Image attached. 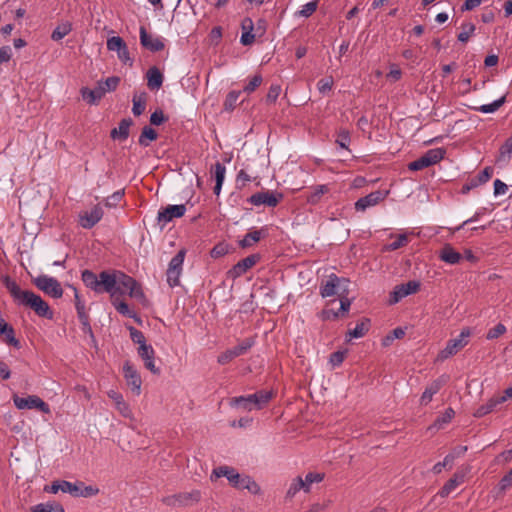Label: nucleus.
Listing matches in <instances>:
<instances>
[{
  "label": "nucleus",
  "mask_w": 512,
  "mask_h": 512,
  "mask_svg": "<svg viewBox=\"0 0 512 512\" xmlns=\"http://www.w3.org/2000/svg\"><path fill=\"white\" fill-rule=\"evenodd\" d=\"M439 259L447 264L455 265L460 262L462 256L450 244H445L439 252Z\"/></svg>",
  "instance_id": "22"
},
{
  "label": "nucleus",
  "mask_w": 512,
  "mask_h": 512,
  "mask_svg": "<svg viewBox=\"0 0 512 512\" xmlns=\"http://www.w3.org/2000/svg\"><path fill=\"white\" fill-rule=\"evenodd\" d=\"M262 76L261 75H255L251 78V80L245 85L243 91L247 94L252 93L255 91L262 83Z\"/></svg>",
  "instance_id": "56"
},
{
  "label": "nucleus",
  "mask_w": 512,
  "mask_h": 512,
  "mask_svg": "<svg viewBox=\"0 0 512 512\" xmlns=\"http://www.w3.org/2000/svg\"><path fill=\"white\" fill-rule=\"evenodd\" d=\"M81 279L85 286L95 293L106 292L114 297V294L124 292L121 290L122 287L128 290V295L131 298L137 299L140 302L146 300L140 283L120 270L102 271L97 275L93 271L86 269L82 271Z\"/></svg>",
  "instance_id": "1"
},
{
  "label": "nucleus",
  "mask_w": 512,
  "mask_h": 512,
  "mask_svg": "<svg viewBox=\"0 0 512 512\" xmlns=\"http://www.w3.org/2000/svg\"><path fill=\"white\" fill-rule=\"evenodd\" d=\"M443 384L444 381L442 379H437L433 381L428 387H426L420 398L421 404L427 405L428 403H430L433 396L439 392Z\"/></svg>",
  "instance_id": "25"
},
{
  "label": "nucleus",
  "mask_w": 512,
  "mask_h": 512,
  "mask_svg": "<svg viewBox=\"0 0 512 512\" xmlns=\"http://www.w3.org/2000/svg\"><path fill=\"white\" fill-rule=\"evenodd\" d=\"M280 92L281 87L279 85H271L266 96V101L269 103H274L279 97Z\"/></svg>",
  "instance_id": "63"
},
{
  "label": "nucleus",
  "mask_w": 512,
  "mask_h": 512,
  "mask_svg": "<svg viewBox=\"0 0 512 512\" xmlns=\"http://www.w3.org/2000/svg\"><path fill=\"white\" fill-rule=\"evenodd\" d=\"M419 281H408L407 283L397 285L390 296V303L395 304L399 302L402 298L416 293L420 289Z\"/></svg>",
  "instance_id": "13"
},
{
  "label": "nucleus",
  "mask_w": 512,
  "mask_h": 512,
  "mask_svg": "<svg viewBox=\"0 0 512 512\" xmlns=\"http://www.w3.org/2000/svg\"><path fill=\"white\" fill-rule=\"evenodd\" d=\"M505 332H506V327L502 323H498L496 326H494L487 332L486 338L488 340H493V339L500 337Z\"/></svg>",
  "instance_id": "57"
},
{
  "label": "nucleus",
  "mask_w": 512,
  "mask_h": 512,
  "mask_svg": "<svg viewBox=\"0 0 512 512\" xmlns=\"http://www.w3.org/2000/svg\"><path fill=\"white\" fill-rule=\"evenodd\" d=\"M512 153V138H508L499 149V160H509Z\"/></svg>",
  "instance_id": "46"
},
{
  "label": "nucleus",
  "mask_w": 512,
  "mask_h": 512,
  "mask_svg": "<svg viewBox=\"0 0 512 512\" xmlns=\"http://www.w3.org/2000/svg\"><path fill=\"white\" fill-rule=\"evenodd\" d=\"M185 255L186 251L184 249L179 250L168 264L166 276L167 283L171 288L176 287L180 284V276L183 271Z\"/></svg>",
  "instance_id": "6"
},
{
  "label": "nucleus",
  "mask_w": 512,
  "mask_h": 512,
  "mask_svg": "<svg viewBox=\"0 0 512 512\" xmlns=\"http://www.w3.org/2000/svg\"><path fill=\"white\" fill-rule=\"evenodd\" d=\"M13 403L19 410L37 409L45 414L50 413L49 405L36 395H29L27 397H19L14 395Z\"/></svg>",
  "instance_id": "9"
},
{
  "label": "nucleus",
  "mask_w": 512,
  "mask_h": 512,
  "mask_svg": "<svg viewBox=\"0 0 512 512\" xmlns=\"http://www.w3.org/2000/svg\"><path fill=\"white\" fill-rule=\"evenodd\" d=\"M121 290H123L124 292L123 293L118 292L117 294H114V297L110 296L114 308L117 310L118 313H120L124 316H127L129 318H133L136 321L140 322V319L137 317L136 313L130 310L127 303L119 300L120 295H123L125 292L128 293L127 289H124L121 287Z\"/></svg>",
  "instance_id": "20"
},
{
  "label": "nucleus",
  "mask_w": 512,
  "mask_h": 512,
  "mask_svg": "<svg viewBox=\"0 0 512 512\" xmlns=\"http://www.w3.org/2000/svg\"><path fill=\"white\" fill-rule=\"evenodd\" d=\"M340 297V309L338 312H335L333 310H325L323 312L324 314V318L325 319H336L340 316V313H345V312H348L349 308H350V305H351V301L346 297V294H343L342 296H339Z\"/></svg>",
  "instance_id": "28"
},
{
  "label": "nucleus",
  "mask_w": 512,
  "mask_h": 512,
  "mask_svg": "<svg viewBox=\"0 0 512 512\" xmlns=\"http://www.w3.org/2000/svg\"><path fill=\"white\" fill-rule=\"evenodd\" d=\"M350 133L346 129H342L337 134L336 143L343 149H347L350 143Z\"/></svg>",
  "instance_id": "52"
},
{
  "label": "nucleus",
  "mask_w": 512,
  "mask_h": 512,
  "mask_svg": "<svg viewBox=\"0 0 512 512\" xmlns=\"http://www.w3.org/2000/svg\"><path fill=\"white\" fill-rule=\"evenodd\" d=\"M328 192H329L328 185H316V186L312 187V192L308 196V202L315 204L321 199V197L324 194H326Z\"/></svg>",
  "instance_id": "38"
},
{
  "label": "nucleus",
  "mask_w": 512,
  "mask_h": 512,
  "mask_svg": "<svg viewBox=\"0 0 512 512\" xmlns=\"http://www.w3.org/2000/svg\"><path fill=\"white\" fill-rule=\"evenodd\" d=\"M119 82H120L119 77L112 76V77L107 78L104 82H100L98 85L100 88H102L104 90V95H105L106 92L114 91L117 88Z\"/></svg>",
  "instance_id": "43"
},
{
  "label": "nucleus",
  "mask_w": 512,
  "mask_h": 512,
  "mask_svg": "<svg viewBox=\"0 0 512 512\" xmlns=\"http://www.w3.org/2000/svg\"><path fill=\"white\" fill-rule=\"evenodd\" d=\"M133 107L132 112L135 116H140L146 108V94L141 93L133 96Z\"/></svg>",
  "instance_id": "33"
},
{
  "label": "nucleus",
  "mask_w": 512,
  "mask_h": 512,
  "mask_svg": "<svg viewBox=\"0 0 512 512\" xmlns=\"http://www.w3.org/2000/svg\"><path fill=\"white\" fill-rule=\"evenodd\" d=\"M74 298H75V308L77 311V316L79 320H85L86 317H89L86 312L85 303L81 300L79 293L76 289H74Z\"/></svg>",
  "instance_id": "41"
},
{
  "label": "nucleus",
  "mask_w": 512,
  "mask_h": 512,
  "mask_svg": "<svg viewBox=\"0 0 512 512\" xmlns=\"http://www.w3.org/2000/svg\"><path fill=\"white\" fill-rule=\"evenodd\" d=\"M125 45H126L125 41L119 36H113V37L108 38V40H107V49L109 51L117 52L121 48H125Z\"/></svg>",
  "instance_id": "44"
},
{
  "label": "nucleus",
  "mask_w": 512,
  "mask_h": 512,
  "mask_svg": "<svg viewBox=\"0 0 512 512\" xmlns=\"http://www.w3.org/2000/svg\"><path fill=\"white\" fill-rule=\"evenodd\" d=\"M163 84V75L157 67H151L147 72V85L151 90L159 89Z\"/></svg>",
  "instance_id": "26"
},
{
  "label": "nucleus",
  "mask_w": 512,
  "mask_h": 512,
  "mask_svg": "<svg viewBox=\"0 0 512 512\" xmlns=\"http://www.w3.org/2000/svg\"><path fill=\"white\" fill-rule=\"evenodd\" d=\"M226 477L229 483L236 489L248 490L252 494H259L260 486L248 475L239 474L230 466H219L212 471L211 480Z\"/></svg>",
  "instance_id": "3"
},
{
  "label": "nucleus",
  "mask_w": 512,
  "mask_h": 512,
  "mask_svg": "<svg viewBox=\"0 0 512 512\" xmlns=\"http://www.w3.org/2000/svg\"><path fill=\"white\" fill-rule=\"evenodd\" d=\"M80 92L82 98L89 104H97L104 96V90L100 88L99 85L93 90L83 87Z\"/></svg>",
  "instance_id": "27"
},
{
  "label": "nucleus",
  "mask_w": 512,
  "mask_h": 512,
  "mask_svg": "<svg viewBox=\"0 0 512 512\" xmlns=\"http://www.w3.org/2000/svg\"><path fill=\"white\" fill-rule=\"evenodd\" d=\"M72 30L70 22H64L59 24L52 32L51 38L54 41H59L68 35Z\"/></svg>",
  "instance_id": "34"
},
{
  "label": "nucleus",
  "mask_w": 512,
  "mask_h": 512,
  "mask_svg": "<svg viewBox=\"0 0 512 512\" xmlns=\"http://www.w3.org/2000/svg\"><path fill=\"white\" fill-rule=\"evenodd\" d=\"M123 375L128 386L131 387L132 391L136 395H139L141 392L142 380L138 371L129 361L125 362L123 365Z\"/></svg>",
  "instance_id": "14"
},
{
  "label": "nucleus",
  "mask_w": 512,
  "mask_h": 512,
  "mask_svg": "<svg viewBox=\"0 0 512 512\" xmlns=\"http://www.w3.org/2000/svg\"><path fill=\"white\" fill-rule=\"evenodd\" d=\"M469 336L470 330L468 328L463 329L457 338L451 339L447 342L446 347L440 352V357L442 359H447L455 355L468 344Z\"/></svg>",
  "instance_id": "11"
},
{
  "label": "nucleus",
  "mask_w": 512,
  "mask_h": 512,
  "mask_svg": "<svg viewBox=\"0 0 512 512\" xmlns=\"http://www.w3.org/2000/svg\"><path fill=\"white\" fill-rule=\"evenodd\" d=\"M123 196V190L116 191L111 196L106 198L105 205L107 207H115L122 200Z\"/></svg>",
  "instance_id": "59"
},
{
  "label": "nucleus",
  "mask_w": 512,
  "mask_h": 512,
  "mask_svg": "<svg viewBox=\"0 0 512 512\" xmlns=\"http://www.w3.org/2000/svg\"><path fill=\"white\" fill-rule=\"evenodd\" d=\"M493 169L491 167H486L484 170H482L480 173H478L477 176L473 177V179L476 181V183L480 186L492 177Z\"/></svg>",
  "instance_id": "55"
},
{
  "label": "nucleus",
  "mask_w": 512,
  "mask_h": 512,
  "mask_svg": "<svg viewBox=\"0 0 512 512\" xmlns=\"http://www.w3.org/2000/svg\"><path fill=\"white\" fill-rule=\"evenodd\" d=\"M1 281L18 305L31 308L40 317L47 319L53 317L49 305L39 295L32 291L22 290L16 281L12 280L8 275L2 276Z\"/></svg>",
  "instance_id": "2"
},
{
  "label": "nucleus",
  "mask_w": 512,
  "mask_h": 512,
  "mask_svg": "<svg viewBox=\"0 0 512 512\" xmlns=\"http://www.w3.org/2000/svg\"><path fill=\"white\" fill-rule=\"evenodd\" d=\"M385 198V195L381 191H374L370 194L359 198L355 203V209L357 211H365L367 208L377 205L380 201Z\"/></svg>",
  "instance_id": "19"
},
{
  "label": "nucleus",
  "mask_w": 512,
  "mask_h": 512,
  "mask_svg": "<svg viewBox=\"0 0 512 512\" xmlns=\"http://www.w3.org/2000/svg\"><path fill=\"white\" fill-rule=\"evenodd\" d=\"M445 155L446 149L444 148L430 149L424 154L431 166L439 163L442 159H444Z\"/></svg>",
  "instance_id": "32"
},
{
  "label": "nucleus",
  "mask_w": 512,
  "mask_h": 512,
  "mask_svg": "<svg viewBox=\"0 0 512 512\" xmlns=\"http://www.w3.org/2000/svg\"><path fill=\"white\" fill-rule=\"evenodd\" d=\"M273 397L271 391L260 390L254 394L234 397L231 399L230 404L234 407L242 408L251 411L253 408L262 409Z\"/></svg>",
  "instance_id": "4"
},
{
  "label": "nucleus",
  "mask_w": 512,
  "mask_h": 512,
  "mask_svg": "<svg viewBox=\"0 0 512 512\" xmlns=\"http://www.w3.org/2000/svg\"><path fill=\"white\" fill-rule=\"evenodd\" d=\"M508 190V186L503 182L501 181L500 179H496L494 181V195L495 196H499V195H504Z\"/></svg>",
  "instance_id": "64"
},
{
  "label": "nucleus",
  "mask_w": 512,
  "mask_h": 512,
  "mask_svg": "<svg viewBox=\"0 0 512 512\" xmlns=\"http://www.w3.org/2000/svg\"><path fill=\"white\" fill-rule=\"evenodd\" d=\"M317 7V1H311L303 5L302 8L296 14L298 16L308 18L316 11Z\"/></svg>",
  "instance_id": "48"
},
{
  "label": "nucleus",
  "mask_w": 512,
  "mask_h": 512,
  "mask_svg": "<svg viewBox=\"0 0 512 512\" xmlns=\"http://www.w3.org/2000/svg\"><path fill=\"white\" fill-rule=\"evenodd\" d=\"M138 355L143 360L144 366L153 374H159L160 369L155 365V351L149 344L138 347Z\"/></svg>",
  "instance_id": "18"
},
{
  "label": "nucleus",
  "mask_w": 512,
  "mask_h": 512,
  "mask_svg": "<svg viewBox=\"0 0 512 512\" xmlns=\"http://www.w3.org/2000/svg\"><path fill=\"white\" fill-rule=\"evenodd\" d=\"M283 194L276 191H261L251 195L248 202L254 206L265 205L267 207H276L282 200Z\"/></svg>",
  "instance_id": "10"
},
{
  "label": "nucleus",
  "mask_w": 512,
  "mask_h": 512,
  "mask_svg": "<svg viewBox=\"0 0 512 512\" xmlns=\"http://www.w3.org/2000/svg\"><path fill=\"white\" fill-rule=\"evenodd\" d=\"M344 359H345V352L344 351H336L330 355L329 363L331 364V366L333 368L338 367L343 363Z\"/></svg>",
  "instance_id": "60"
},
{
  "label": "nucleus",
  "mask_w": 512,
  "mask_h": 512,
  "mask_svg": "<svg viewBox=\"0 0 512 512\" xmlns=\"http://www.w3.org/2000/svg\"><path fill=\"white\" fill-rule=\"evenodd\" d=\"M409 242V239H408V236L407 234L403 233V234H399L395 241L385 245L384 247V250L385 251H395L401 247H404L408 244Z\"/></svg>",
  "instance_id": "40"
},
{
  "label": "nucleus",
  "mask_w": 512,
  "mask_h": 512,
  "mask_svg": "<svg viewBox=\"0 0 512 512\" xmlns=\"http://www.w3.org/2000/svg\"><path fill=\"white\" fill-rule=\"evenodd\" d=\"M324 478V475L323 474H320V473H308L306 476H305V479H303V482H304V485H305V492H309L310 491V486L311 484L313 483H319L323 480Z\"/></svg>",
  "instance_id": "47"
},
{
  "label": "nucleus",
  "mask_w": 512,
  "mask_h": 512,
  "mask_svg": "<svg viewBox=\"0 0 512 512\" xmlns=\"http://www.w3.org/2000/svg\"><path fill=\"white\" fill-rule=\"evenodd\" d=\"M453 459H452V456H449V454H447L443 461L441 462H437L433 468H432V471L434 474H440L442 472V470L444 468H448V469H451L452 466H453Z\"/></svg>",
  "instance_id": "45"
},
{
  "label": "nucleus",
  "mask_w": 512,
  "mask_h": 512,
  "mask_svg": "<svg viewBox=\"0 0 512 512\" xmlns=\"http://www.w3.org/2000/svg\"><path fill=\"white\" fill-rule=\"evenodd\" d=\"M259 260V256L256 254L247 256L246 258L238 261L229 271L228 277L236 279L245 274L250 268H252Z\"/></svg>",
  "instance_id": "16"
},
{
  "label": "nucleus",
  "mask_w": 512,
  "mask_h": 512,
  "mask_svg": "<svg viewBox=\"0 0 512 512\" xmlns=\"http://www.w3.org/2000/svg\"><path fill=\"white\" fill-rule=\"evenodd\" d=\"M301 489L305 491L303 479L301 477H296L290 484V487L287 491V496L294 497L296 493L299 492Z\"/></svg>",
  "instance_id": "50"
},
{
  "label": "nucleus",
  "mask_w": 512,
  "mask_h": 512,
  "mask_svg": "<svg viewBox=\"0 0 512 512\" xmlns=\"http://www.w3.org/2000/svg\"><path fill=\"white\" fill-rule=\"evenodd\" d=\"M333 85H334V80L331 76L322 78L317 82L318 91L322 95L329 93L332 90Z\"/></svg>",
  "instance_id": "42"
},
{
  "label": "nucleus",
  "mask_w": 512,
  "mask_h": 512,
  "mask_svg": "<svg viewBox=\"0 0 512 512\" xmlns=\"http://www.w3.org/2000/svg\"><path fill=\"white\" fill-rule=\"evenodd\" d=\"M255 344V338L249 337L242 340L238 345L229 348L218 356V363L225 365L233 359L246 354Z\"/></svg>",
  "instance_id": "8"
},
{
  "label": "nucleus",
  "mask_w": 512,
  "mask_h": 512,
  "mask_svg": "<svg viewBox=\"0 0 512 512\" xmlns=\"http://www.w3.org/2000/svg\"><path fill=\"white\" fill-rule=\"evenodd\" d=\"M455 412L452 408H447L445 412L437 417V419L434 421L432 427L436 429L443 428L446 424H448L452 418L454 417Z\"/></svg>",
  "instance_id": "37"
},
{
  "label": "nucleus",
  "mask_w": 512,
  "mask_h": 512,
  "mask_svg": "<svg viewBox=\"0 0 512 512\" xmlns=\"http://www.w3.org/2000/svg\"><path fill=\"white\" fill-rule=\"evenodd\" d=\"M463 482V476L455 474L453 478L448 480L445 485L441 488L439 494L441 497L448 496L457 486Z\"/></svg>",
  "instance_id": "31"
},
{
  "label": "nucleus",
  "mask_w": 512,
  "mask_h": 512,
  "mask_svg": "<svg viewBox=\"0 0 512 512\" xmlns=\"http://www.w3.org/2000/svg\"><path fill=\"white\" fill-rule=\"evenodd\" d=\"M133 121L131 118H124L120 121L117 128H113L110 132V137L113 140H126L129 137L130 127L132 126Z\"/></svg>",
  "instance_id": "21"
},
{
  "label": "nucleus",
  "mask_w": 512,
  "mask_h": 512,
  "mask_svg": "<svg viewBox=\"0 0 512 512\" xmlns=\"http://www.w3.org/2000/svg\"><path fill=\"white\" fill-rule=\"evenodd\" d=\"M103 209L96 205L90 211H86L79 216V223L85 229L94 227L103 217Z\"/></svg>",
  "instance_id": "17"
},
{
  "label": "nucleus",
  "mask_w": 512,
  "mask_h": 512,
  "mask_svg": "<svg viewBox=\"0 0 512 512\" xmlns=\"http://www.w3.org/2000/svg\"><path fill=\"white\" fill-rule=\"evenodd\" d=\"M201 498V493L199 490H193L191 492L179 493L174 496V503H177L180 506H191L194 503H197Z\"/></svg>",
  "instance_id": "23"
},
{
  "label": "nucleus",
  "mask_w": 512,
  "mask_h": 512,
  "mask_svg": "<svg viewBox=\"0 0 512 512\" xmlns=\"http://www.w3.org/2000/svg\"><path fill=\"white\" fill-rule=\"evenodd\" d=\"M225 173H226L225 166L222 163L217 162L214 165V174H215L216 183H222L223 184L224 179H225Z\"/></svg>",
  "instance_id": "62"
},
{
  "label": "nucleus",
  "mask_w": 512,
  "mask_h": 512,
  "mask_svg": "<svg viewBox=\"0 0 512 512\" xmlns=\"http://www.w3.org/2000/svg\"><path fill=\"white\" fill-rule=\"evenodd\" d=\"M264 230H254L251 232H248L242 240L239 241V245L242 248L251 247L253 244L257 243L263 234Z\"/></svg>",
  "instance_id": "30"
},
{
  "label": "nucleus",
  "mask_w": 512,
  "mask_h": 512,
  "mask_svg": "<svg viewBox=\"0 0 512 512\" xmlns=\"http://www.w3.org/2000/svg\"><path fill=\"white\" fill-rule=\"evenodd\" d=\"M430 163L426 159L424 155H422L420 158L416 159L415 161H412L408 164V169L411 171H419L424 168L430 167Z\"/></svg>",
  "instance_id": "51"
},
{
  "label": "nucleus",
  "mask_w": 512,
  "mask_h": 512,
  "mask_svg": "<svg viewBox=\"0 0 512 512\" xmlns=\"http://www.w3.org/2000/svg\"><path fill=\"white\" fill-rule=\"evenodd\" d=\"M79 487L80 483H71L66 480H62V492L69 493L73 496L79 497Z\"/></svg>",
  "instance_id": "54"
},
{
  "label": "nucleus",
  "mask_w": 512,
  "mask_h": 512,
  "mask_svg": "<svg viewBox=\"0 0 512 512\" xmlns=\"http://www.w3.org/2000/svg\"><path fill=\"white\" fill-rule=\"evenodd\" d=\"M349 280L340 278L335 274L329 276L328 280L320 287V294L322 297H331L334 295L342 296L348 293Z\"/></svg>",
  "instance_id": "5"
},
{
  "label": "nucleus",
  "mask_w": 512,
  "mask_h": 512,
  "mask_svg": "<svg viewBox=\"0 0 512 512\" xmlns=\"http://www.w3.org/2000/svg\"><path fill=\"white\" fill-rule=\"evenodd\" d=\"M505 103V96L493 101L490 104H484L479 107H475L474 109L481 113H494L496 112L503 104Z\"/></svg>",
  "instance_id": "36"
},
{
  "label": "nucleus",
  "mask_w": 512,
  "mask_h": 512,
  "mask_svg": "<svg viewBox=\"0 0 512 512\" xmlns=\"http://www.w3.org/2000/svg\"><path fill=\"white\" fill-rule=\"evenodd\" d=\"M140 43L141 45L151 51L158 52L164 49L165 45L161 37L149 34L144 26L140 27Z\"/></svg>",
  "instance_id": "15"
},
{
  "label": "nucleus",
  "mask_w": 512,
  "mask_h": 512,
  "mask_svg": "<svg viewBox=\"0 0 512 512\" xmlns=\"http://www.w3.org/2000/svg\"><path fill=\"white\" fill-rule=\"evenodd\" d=\"M34 285L45 294L58 299L63 295V289L60 282L48 275H39L33 279Z\"/></svg>",
  "instance_id": "7"
},
{
  "label": "nucleus",
  "mask_w": 512,
  "mask_h": 512,
  "mask_svg": "<svg viewBox=\"0 0 512 512\" xmlns=\"http://www.w3.org/2000/svg\"><path fill=\"white\" fill-rule=\"evenodd\" d=\"M461 29L462 31L458 34L457 38L460 42L465 43L474 34L476 27L473 23L466 22L461 25Z\"/></svg>",
  "instance_id": "39"
},
{
  "label": "nucleus",
  "mask_w": 512,
  "mask_h": 512,
  "mask_svg": "<svg viewBox=\"0 0 512 512\" xmlns=\"http://www.w3.org/2000/svg\"><path fill=\"white\" fill-rule=\"evenodd\" d=\"M369 329V320H362L357 323L356 326L349 330L347 336L350 338H361L363 337Z\"/></svg>",
  "instance_id": "35"
},
{
  "label": "nucleus",
  "mask_w": 512,
  "mask_h": 512,
  "mask_svg": "<svg viewBox=\"0 0 512 512\" xmlns=\"http://www.w3.org/2000/svg\"><path fill=\"white\" fill-rule=\"evenodd\" d=\"M98 493L99 489L96 486H84V484L80 482L79 496L91 497L97 495Z\"/></svg>",
  "instance_id": "58"
},
{
  "label": "nucleus",
  "mask_w": 512,
  "mask_h": 512,
  "mask_svg": "<svg viewBox=\"0 0 512 512\" xmlns=\"http://www.w3.org/2000/svg\"><path fill=\"white\" fill-rule=\"evenodd\" d=\"M186 212V206L180 205H168L158 211L157 223L160 229H163L169 222L174 218L182 217Z\"/></svg>",
  "instance_id": "12"
},
{
  "label": "nucleus",
  "mask_w": 512,
  "mask_h": 512,
  "mask_svg": "<svg viewBox=\"0 0 512 512\" xmlns=\"http://www.w3.org/2000/svg\"><path fill=\"white\" fill-rule=\"evenodd\" d=\"M158 138L157 132L150 126H144L138 139V143L142 147H148L152 141Z\"/></svg>",
  "instance_id": "29"
},
{
  "label": "nucleus",
  "mask_w": 512,
  "mask_h": 512,
  "mask_svg": "<svg viewBox=\"0 0 512 512\" xmlns=\"http://www.w3.org/2000/svg\"><path fill=\"white\" fill-rule=\"evenodd\" d=\"M240 92L239 91H231L227 94L224 106L226 110H233L236 106V103L239 99Z\"/></svg>",
  "instance_id": "53"
},
{
  "label": "nucleus",
  "mask_w": 512,
  "mask_h": 512,
  "mask_svg": "<svg viewBox=\"0 0 512 512\" xmlns=\"http://www.w3.org/2000/svg\"><path fill=\"white\" fill-rule=\"evenodd\" d=\"M166 120H167V118L165 117V115L161 109L155 110L150 116V123L152 125L159 126V125L163 124Z\"/></svg>",
  "instance_id": "61"
},
{
  "label": "nucleus",
  "mask_w": 512,
  "mask_h": 512,
  "mask_svg": "<svg viewBox=\"0 0 512 512\" xmlns=\"http://www.w3.org/2000/svg\"><path fill=\"white\" fill-rule=\"evenodd\" d=\"M504 403L503 398L493 397L489 399L485 404L480 405L473 413L474 417L481 418L491 413L498 405Z\"/></svg>",
  "instance_id": "24"
},
{
  "label": "nucleus",
  "mask_w": 512,
  "mask_h": 512,
  "mask_svg": "<svg viewBox=\"0 0 512 512\" xmlns=\"http://www.w3.org/2000/svg\"><path fill=\"white\" fill-rule=\"evenodd\" d=\"M131 340L139 346L146 345V339L142 331L134 328L133 326L128 327Z\"/></svg>",
  "instance_id": "49"
}]
</instances>
